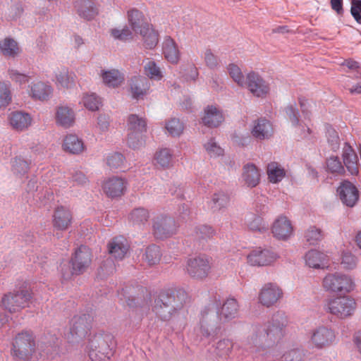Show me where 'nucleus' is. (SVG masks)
Listing matches in <instances>:
<instances>
[{"label":"nucleus","mask_w":361,"mask_h":361,"mask_svg":"<svg viewBox=\"0 0 361 361\" xmlns=\"http://www.w3.org/2000/svg\"><path fill=\"white\" fill-rule=\"evenodd\" d=\"M67 178L73 183V185H83L87 183V176L80 171L73 169L67 174Z\"/></svg>","instance_id":"0e129e2a"},{"label":"nucleus","mask_w":361,"mask_h":361,"mask_svg":"<svg viewBox=\"0 0 361 361\" xmlns=\"http://www.w3.org/2000/svg\"><path fill=\"white\" fill-rule=\"evenodd\" d=\"M272 233L279 240L288 239L293 233L290 221L285 216L279 217L273 224Z\"/></svg>","instance_id":"cd10ccee"},{"label":"nucleus","mask_w":361,"mask_h":361,"mask_svg":"<svg viewBox=\"0 0 361 361\" xmlns=\"http://www.w3.org/2000/svg\"><path fill=\"white\" fill-rule=\"evenodd\" d=\"M304 238L310 245H317L324 238L322 231L315 226H310L304 233Z\"/></svg>","instance_id":"a18cd8bd"},{"label":"nucleus","mask_w":361,"mask_h":361,"mask_svg":"<svg viewBox=\"0 0 361 361\" xmlns=\"http://www.w3.org/2000/svg\"><path fill=\"white\" fill-rule=\"evenodd\" d=\"M129 244L123 236H116L108 243V250L111 257L121 260L129 250Z\"/></svg>","instance_id":"bb28decb"},{"label":"nucleus","mask_w":361,"mask_h":361,"mask_svg":"<svg viewBox=\"0 0 361 361\" xmlns=\"http://www.w3.org/2000/svg\"><path fill=\"white\" fill-rule=\"evenodd\" d=\"M56 123L63 127L68 128L71 127L75 122L74 111L68 106H59L56 110Z\"/></svg>","instance_id":"7c9ffc66"},{"label":"nucleus","mask_w":361,"mask_h":361,"mask_svg":"<svg viewBox=\"0 0 361 361\" xmlns=\"http://www.w3.org/2000/svg\"><path fill=\"white\" fill-rule=\"evenodd\" d=\"M188 298L183 288L163 289L154 296L152 311L161 321H169L179 314Z\"/></svg>","instance_id":"7ed1b4c3"},{"label":"nucleus","mask_w":361,"mask_h":361,"mask_svg":"<svg viewBox=\"0 0 361 361\" xmlns=\"http://www.w3.org/2000/svg\"><path fill=\"white\" fill-rule=\"evenodd\" d=\"M18 43L11 37H7L0 42V50L6 56L15 57L18 53Z\"/></svg>","instance_id":"c03bdc74"},{"label":"nucleus","mask_w":361,"mask_h":361,"mask_svg":"<svg viewBox=\"0 0 361 361\" xmlns=\"http://www.w3.org/2000/svg\"><path fill=\"white\" fill-rule=\"evenodd\" d=\"M128 130L130 132L146 133L147 121L145 118L137 114L129 115L127 120Z\"/></svg>","instance_id":"a19ab883"},{"label":"nucleus","mask_w":361,"mask_h":361,"mask_svg":"<svg viewBox=\"0 0 361 361\" xmlns=\"http://www.w3.org/2000/svg\"><path fill=\"white\" fill-rule=\"evenodd\" d=\"M162 253L160 247L154 244L149 245L145 249L143 259L150 266L158 264L161 257Z\"/></svg>","instance_id":"79ce46f5"},{"label":"nucleus","mask_w":361,"mask_h":361,"mask_svg":"<svg viewBox=\"0 0 361 361\" xmlns=\"http://www.w3.org/2000/svg\"><path fill=\"white\" fill-rule=\"evenodd\" d=\"M111 36L116 40L126 42L133 38V31L125 25L122 29L112 28L110 30Z\"/></svg>","instance_id":"3c124183"},{"label":"nucleus","mask_w":361,"mask_h":361,"mask_svg":"<svg viewBox=\"0 0 361 361\" xmlns=\"http://www.w3.org/2000/svg\"><path fill=\"white\" fill-rule=\"evenodd\" d=\"M335 339L334 330L327 326L321 325L311 331L309 342L314 348L321 350L331 345Z\"/></svg>","instance_id":"f8f14e48"},{"label":"nucleus","mask_w":361,"mask_h":361,"mask_svg":"<svg viewBox=\"0 0 361 361\" xmlns=\"http://www.w3.org/2000/svg\"><path fill=\"white\" fill-rule=\"evenodd\" d=\"M82 102L84 106L90 111H97L102 105L101 98L96 94L92 93L83 97Z\"/></svg>","instance_id":"864d4df0"},{"label":"nucleus","mask_w":361,"mask_h":361,"mask_svg":"<svg viewBox=\"0 0 361 361\" xmlns=\"http://www.w3.org/2000/svg\"><path fill=\"white\" fill-rule=\"evenodd\" d=\"M287 319L282 312L274 314L270 320L262 324H255L252 326V334L245 344L246 350L253 353L260 348H271L279 343L284 335Z\"/></svg>","instance_id":"f03ea898"},{"label":"nucleus","mask_w":361,"mask_h":361,"mask_svg":"<svg viewBox=\"0 0 361 361\" xmlns=\"http://www.w3.org/2000/svg\"><path fill=\"white\" fill-rule=\"evenodd\" d=\"M73 222L70 209L64 206L57 207L52 215V226L54 231H64L68 229Z\"/></svg>","instance_id":"a211bd4d"},{"label":"nucleus","mask_w":361,"mask_h":361,"mask_svg":"<svg viewBox=\"0 0 361 361\" xmlns=\"http://www.w3.org/2000/svg\"><path fill=\"white\" fill-rule=\"evenodd\" d=\"M92 317L89 314L76 315L71 319L70 328V336L68 338L70 342H78L80 339L84 338L91 328Z\"/></svg>","instance_id":"ddd939ff"},{"label":"nucleus","mask_w":361,"mask_h":361,"mask_svg":"<svg viewBox=\"0 0 361 361\" xmlns=\"http://www.w3.org/2000/svg\"><path fill=\"white\" fill-rule=\"evenodd\" d=\"M63 147L65 151L73 154H78L84 149V144L76 135L70 134L66 136Z\"/></svg>","instance_id":"e433bc0d"},{"label":"nucleus","mask_w":361,"mask_h":361,"mask_svg":"<svg viewBox=\"0 0 361 361\" xmlns=\"http://www.w3.org/2000/svg\"><path fill=\"white\" fill-rule=\"evenodd\" d=\"M156 164L162 169H169L173 166V154L171 149L162 148L154 154Z\"/></svg>","instance_id":"58836bf2"},{"label":"nucleus","mask_w":361,"mask_h":361,"mask_svg":"<svg viewBox=\"0 0 361 361\" xmlns=\"http://www.w3.org/2000/svg\"><path fill=\"white\" fill-rule=\"evenodd\" d=\"M152 228L154 237L160 240L170 238L176 233L177 229L174 219L164 215L153 219Z\"/></svg>","instance_id":"4468645a"},{"label":"nucleus","mask_w":361,"mask_h":361,"mask_svg":"<svg viewBox=\"0 0 361 361\" xmlns=\"http://www.w3.org/2000/svg\"><path fill=\"white\" fill-rule=\"evenodd\" d=\"M267 210L266 205L259 207L256 205L255 212L257 214L249 213L245 216V224L248 229L252 232L264 233L269 231V224L264 221L260 214L265 213Z\"/></svg>","instance_id":"f3484780"},{"label":"nucleus","mask_w":361,"mask_h":361,"mask_svg":"<svg viewBox=\"0 0 361 361\" xmlns=\"http://www.w3.org/2000/svg\"><path fill=\"white\" fill-rule=\"evenodd\" d=\"M224 120L222 112L216 106H207L204 111V116L202 118V123L208 128H216Z\"/></svg>","instance_id":"c756f323"},{"label":"nucleus","mask_w":361,"mask_h":361,"mask_svg":"<svg viewBox=\"0 0 361 361\" xmlns=\"http://www.w3.org/2000/svg\"><path fill=\"white\" fill-rule=\"evenodd\" d=\"M125 289L122 288L121 292H118V295L121 297V300H125L128 306L130 308H135L136 312L138 311L143 312L145 310L149 309V305L147 302H142V304H140L138 300L135 297L131 296H126L125 295Z\"/></svg>","instance_id":"49530a36"},{"label":"nucleus","mask_w":361,"mask_h":361,"mask_svg":"<svg viewBox=\"0 0 361 361\" xmlns=\"http://www.w3.org/2000/svg\"><path fill=\"white\" fill-rule=\"evenodd\" d=\"M285 112L288 117L289 118L293 126H302V124L299 119L300 113L296 106V103L295 102L289 104L285 108Z\"/></svg>","instance_id":"bf43d9fd"},{"label":"nucleus","mask_w":361,"mask_h":361,"mask_svg":"<svg viewBox=\"0 0 361 361\" xmlns=\"http://www.w3.org/2000/svg\"><path fill=\"white\" fill-rule=\"evenodd\" d=\"M220 297H215L201 311L200 331L204 338L214 339L219 334L221 323L228 322L238 317L239 305L233 297L228 298L219 308Z\"/></svg>","instance_id":"f257e3e1"},{"label":"nucleus","mask_w":361,"mask_h":361,"mask_svg":"<svg viewBox=\"0 0 361 361\" xmlns=\"http://www.w3.org/2000/svg\"><path fill=\"white\" fill-rule=\"evenodd\" d=\"M32 298V293L27 289L15 290L5 294L1 303L6 310L13 313L29 307Z\"/></svg>","instance_id":"1a4fd4ad"},{"label":"nucleus","mask_w":361,"mask_h":361,"mask_svg":"<svg viewBox=\"0 0 361 361\" xmlns=\"http://www.w3.org/2000/svg\"><path fill=\"white\" fill-rule=\"evenodd\" d=\"M144 133L128 131L127 140L128 147L133 149H139L142 147L145 143Z\"/></svg>","instance_id":"4d7b16f0"},{"label":"nucleus","mask_w":361,"mask_h":361,"mask_svg":"<svg viewBox=\"0 0 361 361\" xmlns=\"http://www.w3.org/2000/svg\"><path fill=\"white\" fill-rule=\"evenodd\" d=\"M129 218L134 224H144L148 221L149 214L147 209L139 207L130 212Z\"/></svg>","instance_id":"8fccbe9b"},{"label":"nucleus","mask_w":361,"mask_h":361,"mask_svg":"<svg viewBox=\"0 0 361 361\" xmlns=\"http://www.w3.org/2000/svg\"><path fill=\"white\" fill-rule=\"evenodd\" d=\"M342 157L343 164L337 156L330 157L326 160L327 171L331 173L341 175L345 172V166L350 175H357L359 173L358 158L353 147L348 142L344 143Z\"/></svg>","instance_id":"423d86ee"},{"label":"nucleus","mask_w":361,"mask_h":361,"mask_svg":"<svg viewBox=\"0 0 361 361\" xmlns=\"http://www.w3.org/2000/svg\"><path fill=\"white\" fill-rule=\"evenodd\" d=\"M304 353L298 348L286 351L281 357L280 361H304Z\"/></svg>","instance_id":"e2e57ef3"},{"label":"nucleus","mask_w":361,"mask_h":361,"mask_svg":"<svg viewBox=\"0 0 361 361\" xmlns=\"http://www.w3.org/2000/svg\"><path fill=\"white\" fill-rule=\"evenodd\" d=\"M59 344V338L56 334L48 332L38 340L37 348L42 352L41 356L44 355L53 357L54 355L58 353Z\"/></svg>","instance_id":"6ab92c4d"},{"label":"nucleus","mask_w":361,"mask_h":361,"mask_svg":"<svg viewBox=\"0 0 361 361\" xmlns=\"http://www.w3.org/2000/svg\"><path fill=\"white\" fill-rule=\"evenodd\" d=\"M234 345L231 340L224 338L216 344L217 353L220 357H226L231 352Z\"/></svg>","instance_id":"052dcab7"},{"label":"nucleus","mask_w":361,"mask_h":361,"mask_svg":"<svg viewBox=\"0 0 361 361\" xmlns=\"http://www.w3.org/2000/svg\"><path fill=\"white\" fill-rule=\"evenodd\" d=\"M356 309L355 300L350 296H338L326 299L324 304L326 312L339 319H345L353 314Z\"/></svg>","instance_id":"0eeeda50"},{"label":"nucleus","mask_w":361,"mask_h":361,"mask_svg":"<svg viewBox=\"0 0 361 361\" xmlns=\"http://www.w3.org/2000/svg\"><path fill=\"white\" fill-rule=\"evenodd\" d=\"M204 147L210 157H219L224 154L223 149L216 144L214 138H210Z\"/></svg>","instance_id":"774afa93"},{"label":"nucleus","mask_w":361,"mask_h":361,"mask_svg":"<svg viewBox=\"0 0 361 361\" xmlns=\"http://www.w3.org/2000/svg\"><path fill=\"white\" fill-rule=\"evenodd\" d=\"M323 286L326 291L332 293H350L354 286L352 279L341 273L327 274L323 279Z\"/></svg>","instance_id":"9b49d317"},{"label":"nucleus","mask_w":361,"mask_h":361,"mask_svg":"<svg viewBox=\"0 0 361 361\" xmlns=\"http://www.w3.org/2000/svg\"><path fill=\"white\" fill-rule=\"evenodd\" d=\"M73 6L78 16L87 21L93 20L99 14L94 0H73Z\"/></svg>","instance_id":"4be33fe9"},{"label":"nucleus","mask_w":361,"mask_h":361,"mask_svg":"<svg viewBox=\"0 0 361 361\" xmlns=\"http://www.w3.org/2000/svg\"><path fill=\"white\" fill-rule=\"evenodd\" d=\"M267 173L269 180L277 183L282 180L286 176V171L277 162H271L267 165Z\"/></svg>","instance_id":"ea45409f"},{"label":"nucleus","mask_w":361,"mask_h":361,"mask_svg":"<svg viewBox=\"0 0 361 361\" xmlns=\"http://www.w3.org/2000/svg\"><path fill=\"white\" fill-rule=\"evenodd\" d=\"M327 141L331 149L336 152L340 147V138L336 130L332 128L327 129Z\"/></svg>","instance_id":"338daca9"},{"label":"nucleus","mask_w":361,"mask_h":361,"mask_svg":"<svg viewBox=\"0 0 361 361\" xmlns=\"http://www.w3.org/2000/svg\"><path fill=\"white\" fill-rule=\"evenodd\" d=\"M32 160H25L20 157H15L11 161L12 171L15 174L21 177L27 173Z\"/></svg>","instance_id":"37998d69"},{"label":"nucleus","mask_w":361,"mask_h":361,"mask_svg":"<svg viewBox=\"0 0 361 361\" xmlns=\"http://www.w3.org/2000/svg\"><path fill=\"white\" fill-rule=\"evenodd\" d=\"M53 92L51 86L48 82H37L30 85V96L39 101L48 100Z\"/></svg>","instance_id":"473e14b6"},{"label":"nucleus","mask_w":361,"mask_h":361,"mask_svg":"<svg viewBox=\"0 0 361 361\" xmlns=\"http://www.w3.org/2000/svg\"><path fill=\"white\" fill-rule=\"evenodd\" d=\"M128 21L131 30L140 35L146 49H152L159 42V33L149 23L142 12L137 8H132L127 13Z\"/></svg>","instance_id":"20e7f679"},{"label":"nucleus","mask_w":361,"mask_h":361,"mask_svg":"<svg viewBox=\"0 0 361 361\" xmlns=\"http://www.w3.org/2000/svg\"><path fill=\"white\" fill-rule=\"evenodd\" d=\"M127 185L128 181L125 178L112 176L104 183L102 188L108 197L114 198L123 195Z\"/></svg>","instance_id":"b1692460"},{"label":"nucleus","mask_w":361,"mask_h":361,"mask_svg":"<svg viewBox=\"0 0 361 361\" xmlns=\"http://www.w3.org/2000/svg\"><path fill=\"white\" fill-rule=\"evenodd\" d=\"M162 54L171 63L176 64L180 60V52L176 42L170 36L164 37L162 44Z\"/></svg>","instance_id":"c85d7f7f"},{"label":"nucleus","mask_w":361,"mask_h":361,"mask_svg":"<svg viewBox=\"0 0 361 361\" xmlns=\"http://www.w3.org/2000/svg\"><path fill=\"white\" fill-rule=\"evenodd\" d=\"M251 133L258 140H268L274 133L272 124L266 118H259L254 122Z\"/></svg>","instance_id":"a878e982"},{"label":"nucleus","mask_w":361,"mask_h":361,"mask_svg":"<svg viewBox=\"0 0 361 361\" xmlns=\"http://www.w3.org/2000/svg\"><path fill=\"white\" fill-rule=\"evenodd\" d=\"M260 180V171L253 163H247L243 166L241 181L244 185L250 188H255Z\"/></svg>","instance_id":"393cba45"},{"label":"nucleus","mask_w":361,"mask_h":361,"mask_svg":"<svg viewBox=\"0 0 361 361\" xmlns=\"http://www.w3.org/2000/svg\"><path fill=\"white\" fill-rule=\"evenodd\" d=\"M277 255L268 249L257 247L247 255V262L251 266H268L276 259Z\"/></svg>","instance_id":"412c9836"},{"label":"nucleus","mask_w":361,"mask_h":361,"mask_svg":"<svg viewBox=\"0 0 361 361\" xmlns=\"http://www.w3.org/2000/svg\"><path fill=\"white\" fill-rule=\"evenodd\" d=\"M92 252L85 245H80L77 247L73 254L69 263L74 266L78 273L83 274L91 264Z\"/></svg>","instance_id":"dca6fc26"},{"label":"nucleus","mask_w":361,"mask_h":361,"mask_svg":"<svg viewBox=\"0 0 361 361\" xmlns=\"http://www.w3.org/2000/svg\"><path fill=\"white\" fill-rule=\"evenodd\" d=\"M11 85L9 81L0 80V107L7 106L12 100Z\"/></svg>","instance_id":"de8ad7c7"},{"label":"nucleus","mask_w":361,"mask_h":361,"mask_svg":"<svg viewBox=\"0 0 361 361\" xmlns=\"http://www.w3.org/2000/svg\"><path fill=\"white\" fill-rule=\"evenodd\" d=\"M35 341L32 333L23 331L16 336L13 343V356L18 360H29L35 351Z\"/></svg>","instance_id":"6e6552de"},{"label":"nucleus","mask_w":361,"mask_h":361,"mask_svg":"<svg viewBox=\"0 0 361 361\" xmlns=\"http://www.w3.org/2000/svg\"><path fill=\"white\" fill-rule=\"evenodd\" d=\"M230 203V195L223 190L214 192L208 202V207L213 212H220L228 207Z\"/></svg>","instance_id":"f704fd0d"},{"label":"nucleus","mask_w":361,"mask_h":361,"mask_svg":"<svg viewBox=\"0 0 361 361\" xmlns=\"http://www.w3.org/2000/svg\"><path fill=\"white\" fill-rule=\"evenodd\" d=\"M195 237L202 241H207L216 234L214 228L209 225L202 224L195 228Z\"/></svg>","instance_id":"09e8293b"},{"label":"nucleus","mask_w":361,"mask_h":361,"mask_svg":"<svg viewBox=\"0 0 361 361\" xmlns=\"http://www.w3.org/2000/svg\"><path fill=\"white\" fill-rule=\"evenodd\" d=\"M229 75L233 80L236 82L240 87H244L245 80L241 69L234 63H230L227 67Z\"/></svg>","instance_id":"603ef678"},{"label":"nucleus","mask_w":361,"mask_h":361,"mask_svg":"<svg viewBox=\"0 0 361 361\" xmlns=\"http://www.w3.org/2000/svg\"><path fill=\"white\" fill-rule=\"evenodd\" d=\"M56 81L63 87H69L73 83V77L66 69L59 71L56 75Z\"/></svg>","instance_id":"69168bd1"},{"label":"nucleus","mask_w":361,"mask_h":361,"mask_svg":"<svg viewBox=\"0 0 361 361\" xmlns=\"http://www.w3.org/2000/svg\"><path fill=\"white\" fill-rule=\"evenodd\" d=\"M130 81V90L134 99H139L147 93L150 86L147 78L140 75L134 76Z\"/></svg>","instance_id":"72a5a7b5"},{"label":"nucleus","mask_w":361,"mask_h":361,"mask_svg":"<svg viewBox=\"0 0 361 361\" xmlns=\"http://www.w3.org/2000/svg\"><path fill=\"white\" fill-rule=\"evenodd\" d=\"M337 192L342 203L348 207H353L359 198L357 188L350 181H343L337 189Z\"/></svg>","instance_id":"5701e85b"},{"label":"nucleus","mask_w":361,"mask_h":361,"mask_svg":"<svg viewBox=\"0 0 361 361\" xmlns=\"http://www.w3.org/2000/svg\"><path fill=\"white\" fill-rule=\"evenodd\" d=\"M185 270L192 279H204L211 270L210 259L204 255L189 257L186 260Z\"/></svg>","instance_id":"9d476101"},{"label":"nucleus","mask_w":361,"mask_h":361,"mask_svg":"<svg viewBox=\"0 0 361 361\" xmlns=\"http://www.w3.org/2000/svg\"><path fill=\"white\" fill-rule=\"evenodd\" d=\"M8 120L12 128L18 131L27 129L32 123V118L30 114L20 111L11 112L9 114Z\"/></svg>","instance_id":"2f4dec72"},{"label":"nucleus","mask_w":361,"mask_h":361,"mask_svg":"<svg viewBox=\"0 0 361 361\" xmlns=\"http://www.w3.org/2000/svg\"><path fill=\"white\" fill-rule=\"evenodd\" d=\"M145 72L150 79L154 80H160L163 77L160 68L154 61H149L146 63Z\"/></svg>","instance_id":"5fc2aeb1"},{"label":"nucleus","mask_w":361,"mask_h":361,"mask_svg":"<svg viewBox=\"0 0 361 361\" xmlns=\"http://www.w3.org/2000/svg\"><path fill=\"white\" fill-rule=\"evenodd\" d=\"M306 264L314 269H324L327 264V255L316 250L308 251L305 257Z\"/></svg>","instance_id":"c9c22d12"},{"label":"nucleus","mask_w":361,"mask_h":361,"mask_svg":"<svg viewBox=\"0 0 361 361\" xmlns=\"http://www.w3.org/2000/svg\"><path fill=\"white\" fill-rule=\"evenodd\" d=\"M245 87L257 97H266L270 90L269 82L257 72L252 71L246 75Z\"/></svg>","instance_id":"2eb2a0df"},{"label":"nucleus","mask_w":361,"mask_h":361,"mask_svg":"<svg viewBox=\"0 0 361 361\" xmlns=\"http://www.w3.org/2000/svg\"><path fill=\"white\" fill-rule=\"evenodd\" d=\"M282 295V290L276 283H268L260 290L259 301L262 305L269 307L274 305Z\"/></svg>","instance_id":"aec40b11"},{"label":"nucleus","mask_w":361,"mask_h":361,"mask_svg":"<svg viewBox=\"0 0 361 361\" xmlns=\"http://www.w3.org/2000/svg\"><path fill=\"white\" fill-rule=\"evenodd\" d=\"M202 57L209 68L214 70L219 66L220 60L219 57L210 49H207Z\"/></svg>","instance_id":"680f3d73"},{"label":"nucleus","mask_w":361,"mask_h":361,"mask_svg":"<svg viewBox=\"0 0 361 361\" xmlns=\"http://www.w3.org/2000/svg\"><path fill=\"white\" fill-rule=\"evenodd\" d=\"M126 158L120 152H113L108 155L106 164L111 169H123Z\"/></svg>","instance_id":"6e6d98bb"},{"label":"nucleus","mask_w":361,"mask_h":361,"mask_svg":"<svg viewBox=\"0 0 361 361\" xmlns=\"http://www.w3.org/2000/svg\"><path fill=\"white\" fill-rule=\"evenodd\" d=\"M101 77L104 84L109 87H117L124 80L123 75L118 70L102 71Z\"/></svg>","instance_id":"4c0bfd02"},{"label":"nucleus","mask_w":361,"mask_h":361,"mask_svg":"<svg viewBox=\"0 0 361 361\" xmlns=\"http://www.w3.org/2000/svg\"><path fill=\"white\" fill-rule=\"evenodd\" d=\"M116 347L114 336L109 332H99L89 339L86 350L92 361H108Z\"/></svg>","instance_id":"39448f33"},{"label":"nucleus","mask_w":361,"mask_h":361,"mask_svg":"<svg viewBox=\"0 0 361 361\" xmlns=\"http://www.w3.org/2000/svg\"><path fill=\"white\" fill-rule=\"evenodd\" d=\"M166 129L171 136L178 137L183 133L184 126L179 119L174 118L166 123Z\"/></svg>","instance_id":"13d9d810"}]
</instances>
